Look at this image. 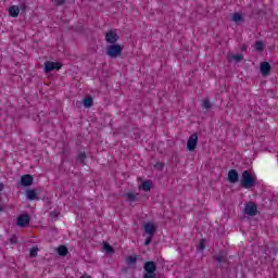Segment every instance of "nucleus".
Segmentation results:
<instances>
[{
	"mask_svg": "<svg viewBox=\"0 0 278 278\" xmlns=\"http://www.w3.org/2000/svg\"><path fill=\"white\" fill-rule=\"evenodd\" d=\"M256 181H257V179L255 178V176L251 175V172L244 170L242 173L241 186H242V188H245V190L253 188V186H255Z\"/></svg>",
	"mask_w": 278,
	"mask_h": 278,
	"instance_id": "nucleus-1",
	"label": "nucleus"
},
{
	"mask_svg": "<svg viewBox=\"0 0 278 278\" xmlns=\"http://www.w3.org/2000/svg\"><path fill=\"white\" fill-rule=\"evenodd\" d=\"M122 54H123V47L121 45L113 43L106 47V55H109V58L116 60V58H119V55Z\"/></svg>",
	"mask_w": 278,
	"mask_h": 278,
	"instance_id": "nucleus-2",
	"label": "nucleus"
},
{
	"mask_svg": "<svg viewBox=\"0 0 278 278\" xmlns=\"http://www.w3.org/2000/svg\"><path fill=\"white\" fill-rule=\"evenodd\" d=\"M247 216H257V204L255 202H248L244 207Z\"/></svg>",
	"mask_w": 278,
	"mask_h": 278,
	"instance_id": "nucleus-3",
	"label": "nucleus"
},
{
	"mask_svg": "<svg viewBox=\"0 0 278 278\" xmlns=\"http://www.w3.org/2000/svg\"><path fill=\"white\" fill-rule=\"evenodd\" d=\"M197 144H199V136L197 134H193L189 137L187 141V150L194 151V149H197Z\"/></svg>",
	"mask_w": 278,
	"mask_h": 278,
	"instance_id": "nucleus-4",
	"label": "nucleus"
},
{
	"mask_svg": "<svg viewBox=\"0 0 278 278\" xmlns=\"http://www.w3.org/2000/svg\"><path fill=\"white\" fill-rule=\"evenodd\" d=\"M60 68H62V64H60L59 62L47 61L45 63L46 73H51L53 71H60Z\"/></svg>",
	"mask_w": 278,
	"mask_h": 278,
	"instance_id": "nucleus-5",
	"label": "nucleus"
},
{
	"mask_svg": "<svg viewBox=\"0 0 278 278\" xmlns=\"http://www.w3.org/2000/svg\"><path fill=\"white\" fill-rule=\"evenodd\" d=\"M105 41L109 45H116V42H118V34L114 30H109L105 34Z\"/></svg>",
	"mask_w": 278,
	"mask_h": 278,
	"instance_id": "nucleus-6",
	"label": "nucleus"
},
{
	"mask_svg": "<svg viewBox=\"0 0 278 278\" xmlns=\"http://www.w3.org/2000/svg\"><path fill=\"white\" fill-rule=\"evenodd\" d=\"M29 223H30L29 215H20L17 217L16 225H17V227L25 228V227H27V225H29Z\"/></svg>",
	"mask_w": 278,
	"mask_h": 278,
	"instance_id": "nucleus-7",
	"label": "nucleus"
},
{
	"mask_svg": "<svg viewBox=\"0 0 278 278\" xmlns=\"http://www.w3.org/2000/svg\"><path fill=\"white\" fill-rule=\"evenodd\" d=\"M143 269L146 273H155L157 265L153 261H148L143 264Z\"/></svg>",
	"mask_w": 278,
	"mask_h": 278,
	"instance_id": "nucleus-8",
	"label": "nucleus"
},
{
	"mask_svg": "<svg viewBox=\"0 0 278 278\" xmlns=\"http://www.w3.org/2000/svg\"><path fill=\"white\" fill-rule=\"evenodd\" d=\"M31 184H34V177H31V175H24L21 177V186L27 188L28 186H31Z\"/></svg>",
	"mask_w": 278,
	"mask_h": 278,
	"instance_id": "nucleus-9",
	"label": "nucleus"
},
{
	"mask_svg": "<svg viewBox=\"0 0 278 278\" xmlns=\"http://www.w3.org/2000/svg\"><path fill=\"white\" fill-rule=\"evenodd\" d=\"M261 74L266 77L267 75H270V63L269 62H263L261 63Z\"/></svg>",
	"mask_w": 278,
	"mask_h": 278,
	"instance_id": "nucleus-10",
	"label": "nucleus"
},
{
	"mask_svg": "<svg viewBox=\"0 0 278 278\" xmlns=\"http://www.w3.org/2000/svg\"><path fill=\"white\" fill-rule=\"evenodd\" d=\"M238 179H239L238 172L236 169H230L228 172V181L230 184H237Z\"/></svg>",
	"mask_w": 278,
	"mask_h": 278,
	"instance_id": "nucleus-11",
	"label": "nucleus"
},
{
	"mask_svg": "<svg viewBox=\"0 0 278 278\" xmlns=\"http://www.w3.org/2000/svg\"><path fill=\"white\" fill-rule=\"evenodd\" d=\"M144 231L146 233H148V236H155V225H153V223H147L144 224Z\"/></svg>",
	"mask_w": 278,
	"mask_h": 278,
	"instance_id": "nucleus-12",
	"label": "nucleus"
},
{
	"mask_svg": "<svg viewBox=\"0 0 278 278\" xmlns=\"http://www.w3.org/2000/svg\"><path fill=\"white\" fill-rule=\"evenodd\" d=\"M20 13H21V9L17 5H12L9 8V14L13 18H16V16H18Z\"/></svg>",
	"mask_w": 278,
	"mask_h": 278,
	"instance_id": "nucleus-13",
	"label": "nucleus"
},
{
	"mask_svg": "<svg viewBox=\"0 0 278 278\" xmlns=\"http://www.w3.org/2000/svg\"><path fill=\"white\" fill-rule=\"evenodd\" d=\"M26 197L28 201H36L38 200V193L34 189H29L26 191Z\"/></svg>",
	"mask_w": 278,
	"mask_h": 278,
	"instance_id": "nucleus-14",
	"label": "nucleus"
},
{
	"mask_svg": "<svg viewBox=\"0 0 278 278\" xmlns=\"http://www.w3.org/2000/svg\"><path fill=\"white\" fill-rule=\"evenodd\" d=\"M153 186V182L151 180H144L141 186H139V189H143L144 192H149L151 190V187Z\"/></svg>",
	"mask_w": 278,
	"mask_h": 278,
	"instance_id": "nucleus-15",
	"label": "nucleus"
},
{
	"mask_svg": "<svg viewBox=\"0 0 278 278\" xmlns=\"http://www.w3.org/2000/svg\"><path fill=\"white\" fill-rule=\"evenodd\" d=\"M58 254L61 255V257L68 255V248H66L65 245H60L58 248Z\"/></svg>",
	"mask_w": 278,
	"mask_h": 278,
	"instance_id": "nucleus-16",
	"label": "nucleus"
},
{
	"mask_svg": "<svg viewBox=\"0 0 278 278\" xmlns=\"http://www.w3.org/2000/svg\"><path fill=\"white\" fill-rule=\"evenodd\" d=\"M83 105H85V108H92V97H86L83 100Z\"/></svg>",
	"mask_w": 278,
	"mask_h": 278,
	"instance_id": "nucleus-17",
	"label": "nucleus"
},
{
	"mask_svg": "<svg viewBox=\"0 0 278 278\" xmlns=\"http://www.w3.org/2000/svg\"><path fill=\"white\" fill-rule=\"evenodd\" d=\"M214 260H215V262H217V264H223V263L227 262V256L219 254V255H215Z\"/></svg>",
	"mask_w": 278,
	"mask_h": 278,
	"instance_id": "nucleus-18",
	"label": "nucleus"
},
{
	"mask_svg": "<svg viewBox=\"0 0 278 278\" xmlns=\"http://www.w3.org/2000/svg\"><path fill=\"white\" fill-rule=\"evenodd\" d=\"M103 249L109 255H112V253H114V248H112L110 243H104Z\"/></svg>",
	"mask_w": 278,
	"mask_h": 278,
	"instance_id": "nucleus-19",
	"label": "nucleus"
},
{
	"mask_svg": "<svg viewBox=\"0 0 278 278\" xmlns=\"http://www.w3.org/2000/svg\"><path fill=\"white\" fill-rule=\"evenodd\" d=\"M202 108H203L204 110H211V108H212V102H210L208 99H204V100L202 101Z\"/></svg>",
	"mask_w": 278,
	"mask_h": 278,
	"instance_id": "nucleus-20",
	"label": "nucleus"
},
{
	"mask_svg": "<svg viewBox=\"0 0 278 278\" xmlns=\"http://www.w3.org/2000/svg\"><path fill=\"white\" fill-rule=\"evenodd\" d=\"M138 262V256H128L126 260V263L128 266H131V264H136Z\"/></svg>",
	"mask_w": 278,
	"mask_h": 278,
	"instance_id": "nucleus-21",
	"label": "nucleus"
},
{
	"mask_svg": "<svg viewBox=\"0 0 278 278\" xmlns=\"http://www.w3.org/2000/svg\"><path fill=\"white\" fill-rule=\"evenodd\" d=\"M126 197H127L128 201L134 202V201H136L138 193L129 192L126 194Z\"/></svg>",
	"mask_w": 278,
	"mask_h": 278,
	"instance_id": "nucleus-22",
	"label": "nucleus"
},
{
	"mask_svg": "<svg viewBox=\"0 0 278 278\" xmlns=\"http://www.w3.org/2000/svg\"><path fill=\"white\" fill-rule=\"evenodd\" d=\"M232 21L235 23H240V21H242V15L240 13H233Z\"/></svg>",
	"mask_w": 278,
	"mask_h": 278,
	"instance_id": "nucleus-23",
	"label": "nucleus"
},
{
	"mask_svg": "<svg viewBox=\"0 0 278 278\" xmlns=\"http://www.w3.org/2000/svg\"><path fill=\"white\" fill-rule=\"evenodd\" d=\"M255 49H256V51H264V42L256 41L255 42Z\"/></svg>",
	"mask_w": 278,
	"mask_h": 278,
	"instance_id": "nucleus-24",
	"label": "nucleus"
},
{
	"mask_svg": "<svg viewBox=\"0 0 278 278\" xmlns=\"http://www.w3.org/2000/svg\"><path fill=\"white\" fill-rule=\"evenodd\" d=\"M143 278H157V274L155 273H150V271H146L143 274Z\"/></svg>",
	"mask_w": 278,
	"mask_h": 278,
	"instance_id": "nucleus-25",
	"label": "nucleus"
},
{
	"mask_svg": "<svg viewBox=\"0 0 278 278\" xmlns=\"http://www.w3.org/2000/svg\"><path fill=\"white\" fill-rule=\"evenodd\" d=\"M85 160H86V153H85V152H81V153L78 155V162H79L80 164H85V163H84Z\"/></svg>",
	"mask_w": 278,
	"mask_h": 278,
	"instance_id": "nucleus-26",
	"label": "nucleus"
},
{
	"mask_svg": "<svg viewBox=\"0 0 278 278\" xmlns=\"http://www.w3.org/2000/svg\"><path fill=\"white\" fill-rule=\"evenodd\" d=\"M16 242H18V238L16 237V235H13V236L9 239V243H10V244H16Z\"/></svg>",
	"mask_w": 278,
	"mask_h": 278,
	"instance_id": "nucleus-27",
	"label": "nucleus"
},
{
	"mask_svg": "<svg viewBox=\"0 0 278 278\" xmlns=\"http://www.w3.org/2000/svg\"><path fill=\"white\" fill-rule=\"evenodd\" d=\"M38 256V248H33L30 250V257H37Z\"/></svg>",
	"mask_w": 278,
	"mask_h": 278,
	"instance_id": "nucleus-28",
	"label": "nucleus"
},
{
	"mask_svg": "<svg viewBox=\"0 0 278 278\" xmlns=\"http://www.w3.org/2000/svg\"><path fill=\"white\" fill-rule=\"evenodd\" d=\"M154 168H156V170H163V168H164V163L157 162V163L154 165Z\"/></svg>",
	"mask_w": 278,
	"mask_h": 278,
	"instance_id": "nucleus-29",
	"label": "nucleus"
},
{
	"mask_svg": "<svg viewBox=\"0 0 278 278\" xmlns=\"http://www.w3.org/2000/svg\"><path fill=\"white\" fill-rule=\"evenodd\" d=\"M151 240H153V236L149 235L144 241V245L149 247V244H151Z\"/></svg>",
	"mask_w": 278,
	"mask_h": 278,
	"instance_id": "nucleus-30",
	"label": "nucleus"
},
{
	"mask_svg": "<svg viewBox=\"0 0 278 278\" xmlns=\"http://www.w3.org/2000/svg\"><path fill=\"white\" fill-rule=\"evenodd\" d=\"M198 249L199 251H203L205 249V241H200Z\"/></svg>",
	"mask_w": 278,
	"mask_h": 278,
	"instance_id": "nucleus-31",
	"label": "nucleus"
},
{
	"mask_svg": "<svg viewBox=\"0 0 278 278\" xmlns=\"http://www.w3.org/2000/svg\"><path fill=\"white\" fill-rule=\"evenodd\" d=\"M233 60H236V62H242V54L233 55Z\"/></svg>",
	"mask_w": 278,
	"mask_h": 278,
	"instance_id": "nucleus-32",
	"label": "nucleus"
},
{
	"mask_svg": "<svg viewBox=\"0 0 278 278\" xmlns=\"http://www.w3.org/2000/svg\"><path fill=\"white\" fill-rule=\"evenodd\" d=\"M55 5H64L66 3V0H54Z\"/></svg>",
	"mask_w": 278,
	"mask_h": 278,
	"instance_id": "nucleus-33",
	"label": "nucleus"
},
{
	"mask_svg": "<svg viewBox=\"0 0 278 278\" xmlns=\"http://www.w3.org/2000/svg\"><path fill=\"white\" fill-rule=\"evenodd\" d=\"M50 216H51L52 218H58V213H56V212H51V213H50Z\"/></svg>",
	"mask_w": 278,
	"mask_h": 278,
	"instance_id": "nucleus-34",
	"label": "nucleus"
},
{
	"mask_svg": "<svg viewBox=\"0 0 278 278\" xmlns=\"http://www.w3.org/2000/svg\"><path fill=\"white\" fill-rule=\"evenodd\" d=\"M4 188H5V185L3 182H0V192H3Z\"/></svg>",
	"mask_w": 278,
	"mask_h": 278,
	"instance_id": "nucleus-35",
	"label": "nucleus"
},
{
	"mask_svg": "<svg viewBox=\"0 0 278 278\" xmlns=\"http://www.w3.org/2000/svg\"><path fill=\"white\" fill-rule=\"evenodd\" d=\"M80 278H91L90 276H83V277H80Z\"/></svg>",
	"mask_w": 278,
	"mask_h": 278,
	"instance_id": "nucleus-36",
	"label": "nucleus"
}]
</instances>
